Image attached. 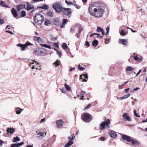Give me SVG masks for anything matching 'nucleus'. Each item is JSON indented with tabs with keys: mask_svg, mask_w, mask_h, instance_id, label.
<instances>
[{
	"mask_svg": "<svg viewBox=\"0 0 147 147\" xmlns=\"http://www.w3.org/2000/svg\"><path fill=\"white\" fill-rule=\"evenodd\" d=\"M51 22L50 20L46 21L44 23V24L46 26H49L51 24Z\"/></svg>",
	"mask_w": 147,
	"mask_h": 147,
	"instance_id": "37",
	"label": "nucleus"
},
{
	"mask_svg": "<svg viewBox=\"0 0 147 147\" xmlns=\"http://www.w3.org/2000/svg\"><path fill=\"white\" fill-rule=\"evenodd\" d=\"M21 16L22 17H24L26 15V13L25 11L24 10H22L21 11Z\"/></svg>",
	"mask_w": 147,
	"mask_h": 147,
	"instance_id": "39",
	"label": "nucleus"
},
{
	"mask_svg": "<svg viewBox=\"0 0 147 147\" xmlns=\"http://www.w3.org/2000/svg\"><path fill=\"white\" fill-rule=\"evenodd\" d=\"M40 37H38L36 36H34L33 37V40L34 41H37L38 42H39V43H40V42L39 41V40H40Z\"/></svg>",
	"mask_w": 147,
	"mask_h": 147,
	"instance_id": "34",
	"label": "nucleus"
},
{
	"mask_svg": "<svg viewBox=\"0 0 147 147\" xmlns=\"http://www.w3.org/2000/svg\"><path fill=\"white\" fill-rule=\"evenodd\" d=\"M100 139L102 141H104L105 140V138L103 137H101L100 138Z\"/></svg>",
	"mask_w": 147,
	"mask_h": 147,
	"instance_id": "62",
	"label": "nucleus"
},
{
	"mask_svg": "<svg viewBox=\"0 0 147 147\" xmlns=\"http://www.w3.org/2000/svg\"><path fill=\"white\" fill-rule=\"evenodd\" d=\"M62 46L64 49H66L67 48V46L66 43L63 42L62 44Z\"/></svg>",
	"mask_w": 147,
	"mask_h": 147,
	"instance_id": "38",
	"label": "nucleus"
},
{
	"mask_svg": "<svg viewBox=\"0 0 147 147\" xmlns=\"http://www.w3.org/2000/svg\"><path fill=\"white\" fill-rule=\"evenodd\" d=\"M73 5H74L78 9H79L80 8L81 6H80L76 4H74Z\"/></svg>",
	"mask_w": 147,
	"mask_h": 147,
	"instance_id": "57",
	"label": "nucleus"
},
{
	"mask_svg": "<svg viewBox=\"0 0 147 147\" xmlns=\"http://www.w3.org/2000/svg\"><path fill=\"white\" fill-rule=\"evenodd\" d=\"M122 138L128 142H131L133 144H139V142L136 140L132 139L131 137L125 134L121 135Z\"/></svg>",
	"mask_w": 147,
	"mask_h": 147,
	"instance_id": "2",
	"label": "nucleus"
},
{
	"mask_svg": "<svg viewBox=\"0 0 147 147\" xmlns=\"http://www.w3.org/2000/svg\"><path fill=\"white\" fill-rule=\"evenodd\" d=\"M4 22L5 21L3 19L0 18V25L3 24Z\"/></svg>",
	"mask_w": 147,
	"mask_h": 147,
	"instance_id": "53",
	"label": "nucleus"
},
{
	"mask_svg": "<svg viewBox=\"0 0 147 147\" xmlns=\"http://www.w3.org/2000/svg\"><path fill=\"white\" fill-rule=\"evenodd\" d=\"M57 54L59 56L60 58L61 57V54L60 52L59 51H57Z\"/></svg>",
	"mask_w": 147,
	"mask_h": 147,
	"instance_id": "64",
	"label": "nucleus"
},
{
	"mask_svg": "<svg viewBox=\"0 0 147 147\" xmlns=\"http://www.w3.org/2000/svg\"><path fill=\"white\" fill-rule=\"evenodd\" d=\"M66 90L67 91H71V89L69 85L67 84L66 83H65L64 84Z\"/></svg>",
	"mask_w": 147,
	"mask_h": 147,
	"instance_id": "28",
	"label": "nucleus"
},
{
	"mask_svg": "<svg viewBox=\"0 0 147 147\" xmlns=\"http://www.w3.org/2000/svg\"><path fill=\"white\" fill-rule=\"evenodd\" d=\"M130 95V94L128 93L127 94L125 95L124 96H123V98L124 99H125L126 98H128V97H129Z\"/></svg>",
	"mask_w": 147,
	"mask_h": 147,
	"instance_id": "43",
	"label": "nucleus"
},
{
	"mask_svg": "<svg viewBox=\"0 0 147 147\" xmlns=\"http://www.w3.org/2000/svg\"><path fill=\"white\" fill-rule=\"evenodd\" d=\"M40 45L41 46H42V47H44L46 48H48L50 49H51V46L49 45H48L46 44H40Z\"/></svg>",
	"mask_w": 147,
	"mask_h": 147,
	"instance_id": "24",
	"label": "nucleus"
},
{
	"mask_svg": "<svg viewBox=\"0 0 147 147\" xmlns=\"http://www.w3.org/2000/svg\"><path fill=\"white\" fill-rule=\"evenodd\" d=\"M37 8L39 9H43L45 10L48 9L49 7V6L47 5V4H45L43 5L42 6H37Z\"/></svg>",
	"mask_w": 147,
	"mask_h": 147,
	"instance_id": "18",
	"label": "nucleus"
},
{
	"mask_svg": "<svg viewBox=\"0 0 147 147\" xmlns=\"http://www.w3.org/2000/svg\"><path fill=\"white\" fill-rule=\"evenodd\" d=\"M53 45L55 47H57V48H59V46L58 45V42H57L56 43H54Z\"/></svg>",
	"mask_w": 147,
	"mask_h": 147,
	"instance_id": "51",
	"label": "nucleus"
},
{
	"mask_svg": "<svg viewBox=\"0 0 147 147\" xmlns=\"http://www.w3.org/2000/svg\"><path fill=\"white\" fill-rule=\"evenodd\" d=\"M123 119L125 121H131V119L130 117L127 115V114L126 113H124L123 114Z\"/></svg>",
	"mask_w": 147,
	"mask_h": 147,
	"instance_id": "10",
	"label": "nucleus"
},
{
	"mask_svg": "<svg viewBox=\"0 0 147 147\" xmlns=\"http://www.w3.org/2000/svg\"><path fill=\"white\" fill-rule=\"evenodd\" d=\"M118 42L119 44H121L123 45L126 46L127 43V41L125 39H119Z\"/></svg>",
	"mask_w": 147,
	"mask_h": 147,
	"instance_id": "16",
	"label": "nucleus"
},
{
	"mask_svg": "<svg viewBox=\"0 0 147 147\" xmlns=\"http://www.w3.org/2000/svg\"><path fill=\"white\" fill-rule=\"evenodd\" d=\"M52 7L56 12L59 13L62 12L63 14L66 16L70 15L72 13L71 8L63 7L58 2L54 3L52 5Z\"/></svg>",
	"mask_w": 147,
	"mask_h": 147,
	"instance_id": "1",
	"label": "nucleus"
},
{
	"mask_svg": "<svg viewBox=\"0 0 147 147\" xmlns=\"http://www.w3.org/2000/svg\"><path fill=\"white\" fill-rule=\"evenodd\" d=\"M60 61L58 60H57L53 64L55 67H57L60 64Z\"/></svg>",
	"mask_w": 147,
	"mask_h": 147,
	"instance_id": "22",
	"label": "nucleus"
},
{
	"mask_svg": "<svg viewBox=\"0 0 147 147\" xmlns=\"http://www.w3.org/2000/svg\"><path fill=\"white\" fill-rule=\"evenodd\" d=\"M16 113L18 115L21 113L22 111V109L20 107H18L16 108Z\"/></svg>",
	"mask_w": 147,
	"mask_h": 147,
	"instance_id": "26",
	"label": "nucleus"
},
{
	"mask_svg": "<svg viewBox=\"0 0 147 147\" xmlns=\"http://www.w3.org/2000/svg\"><path fill=\"white\" fill-rule=\"evenodd\" d=\"M94 13L93 16L94 17L97 18H100L102 17L103 13L105 12V11L102 9L99 8V7L97 9L94 8L93 9Z\"/></svg>",
	"mask_w": 147,
	"mask_h": 147,
	"instance_id": "3",
	"label": "nucleus"
},
{
	"mask_svg": "<svg viewBox=\"0 0 147 147\" xmlns=\"http://www.w3.org/2000/svg\"><path fill=\"white\" fill-rule=\"evenodd\" d=\"M26 3L27 5V6L26 8H25V9L27 11H30L34 8V6L32 5L31 4H30V3L26 2Z\"/></svg>",
	"mask_w": 147,
	"mask_h": 147,
	"instance_id": "11",
	"label": "nucleus"
},
{
	"mask_svg": "<svg viewBox=\"0 0 147 147\" xmlns=\"http://www.w3.org/2000/svg\"><path fill=\"white\" fill-rule=\"evenodd\" d=\"M110 123V119H108L105 120L100 124V130L104 129L106 127L108 128H110L109 124Z\"/></svg>",
	"mask_w": 147,
	"mask_h": 147,
	"instance_id": "6",
	"label": "nucleus"
},
{
	"mask_svg": "<svg viewBox=\"0 0 147 147\" xmlns=\"http://www.w3.org/2000/svg\"><path fill=\"white\" fill-rule=\"evenodd\" d=\"M91 105L90 104L89 105H88L86 107H85L84 109V110H86L90 108L91 107Z\"/></svg>",
	"mask_w": 147,
	"mask_h": 147,
	"instance_id": "46",
	"label": "nucleus"
},
{
	"mask_svg": "<svg viewBox=\"0 0 147 147\" xmlns=\"http://www.w3.org/2000/svg\"><path fill=\"white\" fill-rule=\"evenodd\" d=\"M47 15L50 17H52L53 16V13L52 11L49 10L46 13Z\"/></svg>",
	"mask_w": 147,
	"mask_h": 147,
	"instance_id": "23",
	"label": "nucleus"
},
{
	"mask_svg": "<svg viewBox=\"0 0 147 147\" xmlns=\"http://www.w3.org/2000/svg\"><path fill=\"white\" fill-rule=\"evenodd\" d=\"M49 36H50L51 37V40H52L55 41V40H57V36L56 37H54L52 36V35H50Z\"/></svg>",
	"mask_w": 147,
	"mask_h": 147,
	"instance_id": "44",
	"label": "nucleus"
},
{
	"mask_svg": "<svg viewBox=\"0 0 147 147\" xmlns=\"http://www.w3.org/2000/svg\"><path fill=\"white\" fill-rule=\"evenodd\" d=\"M133 57L134 59L136 61H140L142 59H139L137 55H134V56H133Z\"/></svg>",
	"mask_w": 147,
	"mask_h": 147,
	"instance_id": "32",
	"label": "nucleus"
},
{
	"mask_svg": "<svg viewBox=\"0 0 147 147\" xmlns=\"http://www.w3.org/2000/svg\"><path fill=\"white\" fill-rule=\"evenodd\" d=\"M5 32H7L9 33L10 34L12 35L13 34H14L13 33V32L11 31H10L9 30H6L5 31Z\"/></svg>",
	"mask_w": 147,
	"mask_h": 147,
	"instance_id": "60",
	"label": "nucleus"
},
{
	"mask_svg": "<svg viewBox=\"0 0 147 147\" xmlns=\"http://www.w3.org/2000/svg\"><path fill=\"white\" fill-rule=\"evenodd\" d=\"M10 147H18L16 143L12 144Z\"/></svg>",
	"mask_w": 147,
	"mask_h": 147,
	"instance_id": "58",
	"label": "nucleus"
},
{
	"mask_svg": "<svg viewBox=\"0 0 147 147\" xmlns=\"http://www.w3.org/2000/svg\"><path fill=\"white\" fill-rule=\"evenodd\" d=\"M82 75L86 79H88V76L87 74H83Z\"/></svg>",
	"mask_w": 147,
	"mask_h": 147,
	"instance_id": "56",
	"label": "nucleus"
},
{
	"mask_svg": "<svg viewBox=\"0 0 147 147\" xmlns=\"http://www.w3.org/2000/svg\"><path fill=\"white\" fill-rule=\"evenodd\" d=\"M20 47L21 48V49L22 51H24L25 48H26L25 45L23 44H22V45Z\"/></svg>",
	"mask_w": 147,
	"mask_h": 147,
	"instance_id": "50",
	"label": "nucleus"
},
{
	"mask_svg": "<svg viewBox=\"0 0 147 147\" xmlns=\"http://www.w3.org/2000/svg\"><path fill=\"white\" fill-rule=\"evenodd\" d=\"M97 29L96 30V31L97 32H100L103 35H104L105 34L104 30L102 28L99 26H97Z\"/></svg>",
	"mask_w": 147,
	"mask_h": 147,
	"instance_id": "17",
	"label": "nucleus"
},
{
	"mask_svg": "<svg viewBox=\"0 0 147 147\" xmlns=\"http://www.w3.org/2000/svg\"><path fill=\"white\" fill-rule=\"evenodd\" d=\"M26 5L24 4H20L17 5L16 7V9H17L18 12L23 9V8L25 9Z\"/></svg>",
	"mask_w": 147,
	"mask_h": 147,
	"instance_id": "8",
	"label": "nucleus"
},
{
	"mask_svg": "<svg viewBox=\"0 0 147 147\" xmlns=\"http://www.w3.org/2000/svg\"><path fill=\"white\" fill-rule=\"evenodd\" d=\"M108 134L111 137L114 138L117 136V134L112 130H110V131L109 133Z\"/></svg>",
	"mask_w": 147,
	"mask_h": 147,
	"instance_id": "14",
	"label": "nucleus"
},
{
	"mask_svg": "<svg viewBox=\"0 0 147 147\" xmlns=\"http://www.w3.org/2000/svg\"><path fill=\"white\" fill-rule=\"evenodd\" d=\"M96 3L97 4L98 3H96V2L93 3L91 5H90V6L91 7H94L95 6H96Z\"/></svg>",
	"mask_w": 147,
	"mask_h": 147,
	"instance_id": "55",
	"label": "nucleus"
},
{
	"mask_svg": "<svg viewBox=\"0 0 147 147\" xmlns=\"http://www.w3.org/2000/svg\"><path fill=\"white\" fill-rule=\"evenodd\" d=\"M142 70V69H140L138 72L137 73L136 75V76H138L141 73V72Z\"/></svg>",
	"mask_w": 147,
	"mask_h": 147,
	"instance_id": "63",
	"label": "nucleus"
},
{
	"mask_svg": "<svg viewBox=\"0 0 147 147\" xmlns=\"http://www.w3.org/2000/svg\"><path fill=\"white\" fill-rule=\"evenodd\" d=\"M78 69L80 71H83L84 70L85 68L83 67H82L80 65H79L78 66Z\"/></svg>",
	"mask_w": 147,
	"mask_h": 147,
	"instance_id": "41",
	"label": "nucleus"
},
{
	"mask_svg": "<svg viewBox=\"0 0 147 147\" xmlns=\"http://www.w3.org/2000/svg\"><path fill=\"white\" fill-rule=\"evenodd\" d=\"M0 5L4 7H6L8 8H10L8 5L6 4V2L3 1H2L0 2Z\"/></svg>",
	"mask_w": 147,
	"mask_h": 147,
	"instance_id": "19",
	"label": "nucleus"
},
{
	"mask_svg": "<svg viewBox=\"0 0 147 147\" xmlns=\"http://www.w3.org/2000/svg\"><path fill=\"white\" fill-rule=\"evenodd\" d=\"M73 143L74 142L72 141L71 140H69L65 144L64 147H69L71 146Z\"/></svg>",
	"mask_w": 147,
	"mask_h": 147,
	"instance_id": "20",
	"label": "nucleus"
},
{
	"mask_svg": "<svg viewBox=\"0 0 147 147\" xmlns=\"http://www.w3.org/2000/svg\"><path fill=\"white\" fill-rule=\"evenodd\" d=\"M16 129L13 127H8L6 129V131L7 133L13 134L15 131Z\"/></svg>",
	"mask_w": 147,
	"mask_h": 147,
	"instance_id": "12",
	"label": "nucleus"
},
{
	"mask_svg": "<svg viewBox=\"0 0 147 147\" xmlns=\"http://www.w3.org/2000/svg\"><path fill=\"white\" fill-rule=\"evenodd\" d=\"M13 139L12 141V142H16L20 140V138L18 136L13 137Z\"/></svg>",
	"mask_w": 147,
	"mask_h": 147,
	"instance_id": "25",
	"label": "nucleus"
},
{
	"mask_svg": "<svg viewBox=\"0 0 147 147\" xmlns=\"http://www.w3.org/2000/svg\"><path fill=\"white\" fill-rule=\"evenodd\" d=\"M65 2L67 5H74V4L73 3H72L70 1L69 2L66 0H65Z\"/></svg>",
	"mask_w": 147,
	"mask_h": 147,
	"instance_id": "48",
	"label": "nucleus"
},
{
	"mask_svg": "<svg viewBox=\"0 0 147 147\" xmlns=\"http://www.w3.org/2000/svg\"><path fill=\"white\" fill-rule=\"evenodd\" d=\"M134 115L138 118H139L140 117V116L139 115H138L136 111L135 110H134Z\"/></svg>",
	"mask_w": 147,
	"mask_h": 147,
	"instance_id": "49",
	"label": "nucleus"
},
{
	"mask_svg": "<svg viewBox=\"0 0 147 147\" xmlns=\"http://www.w3.org/2000/svg\"><path fill=\"white\" fill-rule=\"evenodd\" d=\"M78 27L79 29L78 34H79L82 32V31L83 30V29L82 27V26L80 25H78Z\"/></svg>",
	"mask_w": 147,
	"mask_h": 147,
	"instance_id": "29",
	"label": "nucleus"
},
{
	"mask_svg": "<svg viewBox=\"0 0 147 147\" xmlns=\"http://www.w3.org/2000/svg\"><path fill=\"white\" fill-rule=\"evenodd\" d=\"M60 89L62 93L65 94L66 92V91L64 89V88H62L61 89Z\"/></svg>",
	"mask_w": 147,
	"mask_h": 147,
	"instance_id": "59",
	"label": "nucleus"
},
{
	"mask_svg": "<svg viewBox=\"0 0 147 147\" xmlns=\"http://www.w3.org/2000/svg\"><path fill=\"white\" fill-rule=\"evenodd\" d=\"M44 20V18H42L41 20H37L36 21L37 23H38L39 22H40L37 24V25L38 26L41 25L43 21Z\"/></svg>",
	"mask_w": 147,
	"mask_h": 147,
	"instance_id": "33",
	"label": "nucleus"
},
{
	"mask_svg": "<svg viewBox=\"0 0 147 147\" xmlns=\"http://www.w3.org/2000/svg\"><path fill=\"white\" fill-rule=\"evenodd\" d=\"M120 33V35L121 36H125L126 34V32L124 31L123 29L121 30Z\"/></svg>",
	"mask_w": 147,
	"mask_h": 147,
	"instance_id": "35",
	"label": "nucleus"
},
{
	"mask_svg": "<svg viewBox=\"0 0 147 147\" xmlns=\"http://www.w3.org/2000/svg\"><path fill=\"white\" fill-rule=\"evenodd\" d=\"M44 133L43 132H39L37 134V135H39L40 136H42V137H44Z\"/></svg>",
	"mask_w": 147,
	"mask_h": 147,
	"instance_id": "54",
	"label": "nucleus"
},
{
	"mask_svg": "<svg viewBox=\"0 0 147 147\" xmlns=\"http://www.w3.org/2000/svg\"><path fill=\"white\" fill-rule=\"evenodd\" d=\"M17 10L14 8H13L11 10V13L13 16L17 19H18V18H17L18 16V14L17 13Z\"/></svg>",
	"mask_w": 147,
	"mask_h": 147,
	"instance_id": "9",
	"label": "nucleus"
},
{
	"mask_svg": "<svg viewBox=\"0 0 147 147\" xmlns=\"http://www.w3.org/2000/svg\"><path fill=\"white\" fill-rule=\"evenodd\" d=\"M47 52L43 48H37L33 51V53L39 55L44 56L46 55Z\"/></svg>",
	"mask_w": 147,
	"mask_h": 147,
	"instance_id": "4",
	"label": "nucleus"
},
{
	"mask_svg": "<svg viewBox=\"0 0 147 147\" xmlns=\"http://www.w3.org/2000/svg\"><path fill=\"white\" fill-rule=\"evenodd\" d=\"M98 44V41L96 39H94L92 42V45L94 47H96Z\"/></svg>",
	"mask_w": 147,
	"mask_h": 147,
	"instance_id": "21",
	"label": "nucleus"
},
{
	"mask_svg": "<svg viewBox=\"0 0 147 147\" xmlns=\"http://www.w3.org/2000/svg\"><path fill=\"white\" fill-rule=\"evenodd\" d=\"M84 45L85 46H86L87 47H88L90 45V43L87 41H86L85 42Z\"/></svg>",
	"mask_w": 147,
	"mask_h": 147,
	"instance_id": "47",
	"label": "nucleus"
},
{
	"mask_svg": "<svg viewBox=\"0 0 147 147\" xmlns=\"http://www.w3.org/2000/svg\"><path fill=\"white\" fill-rule=\"evenodd\" d=\"M106 29L107 30V32L105 34V35H107L109 33V28L108 27H107L106 28Z\"/></svg>",
	"mask_w": 147,
	"mask_h": 147,
	"instance_id": "52",
	"label": "nucleus"
},
{
	"mask_svg": "<svg viewBox=\"0 0 147 147\" xmlns=\"http://www.w3.org/2000/svg\"><path fill=\"white\" fill-rule=\"evenodd\" d=\"M92 7H91L90 6H90H89V8L88 10H89V13H90V14L91 16H93V15L94 14V10H93V11H92Z\"/></svg>",
	"mask_w": 147,
	"mask_h": 147,
	"instance_id": "27",
	"label": "nucleus"
},
{
	"mask_svg": "<svg viewBox=\"0 0 147 147\" xmlns=\"http://www.w3.org/2000/svg\"><path fill=\"white\" fill-rule=\"evenodd\" d=\"M78 27L79 29L78 34H79L82 32V31L83 30V29L82 27V26L80 25H78Z\"/></svg>",
	"mask_w": 147,
	"mask_h": 147,
	"instance_id": "30",
	"label": "nucleus"
},
{
	"mask_svg": "<svg viewBox=\"0 0 147 147\" xmlns=\"http://www.w3.org/2000/svg\"><path fill=\"white\" fill-rule=\"evenodd\" d=\"M81 117L83 121L87 123L90 121L92 119V115L87 113H83Z\"/></svg>",
	"mask_w": 147,
	"mask_h": 147,
	"instance_id": "5",
	"label": "nucleus"
},
{
	"mask_svg": "<svg viewBox=\"0 0 147 147\" xmlns=\"http://www.w3.org/2000/svg\"><path fill=\"white\" fill-rule=\"evenodd\" d=\"M24 144V142H22L20 143H18L16 144H17V145L18 147H20V146H21L22 145Z\"/></svg>",
	"mask_w": 147,
	"mask_h": 147,
	"instance_id": "45",
	"label": "nucleus"
},
{
	"mask_svg": "<svg viewBox=\"0 0 147 147\" xmlns=\"http://www.w3.org/2000/svg\"><path fill=\"white\" fill-rule=\"evenodd\" d=\"M52 23L53 24L57 26L61 25V21L59 17L54 18L52 20Z\"/></svg>",
	"mask_w": 147,
	"mask_h": 147,
	"instance_id": "7",
	"label": "nucleus"
},
{
	"mask_svg": "<svg viewBox=\"0 0 147 147\" xmlns=\"http://www.w3.org/2000/svg\"><path fill=\"white\" fill-rule=\"evenodd\" d=\"M4 142L2 140H0V147L2 146L3 144H4Z\"/></svg>",
	"mask_w": 147,
	"mask_h": 147,
	"instance_id": "61",
	"label": "nucleus"
},
{
	"mask_svg": "<svg viewBox=\"0 0 147 147\" xmlns=\"http://www.w3.org/2000/svg\"><path fill=\"white\" fill-rule=\"evenodd\" d=\"M24 45L26 47H27L28 46H29V45H33V44L30 43V42L28 41H27L25 43Z\"/></svg>",
	"mask_w": 147,
	"mask_h": 147,
	"instance_id": "42",
	"label": "nucleus"
},
{
	"mask_svg": "<svg viewBox=\"0 0 147 147\" xmlns=\"http://www.w3.org/2000/svg\"><path fill=\"white\" fill-rule=\"evenodd\" d=\"M134 69V68L131 67L129 66L127 67L126 70L127 71H131Z\"/></svg>",
	"mask_w": 147,
	"mask_h": 147,
	"instance_id": "36",
	"label": "nucleus"
},
{
	"mask_svg": "<svg viewBox=\"0 0 147 147\" xmlns=\"http://www.w3.org/2000/svg\"><path fill=\"white\" fill-rule=\"evenodd\" d=\"M68 22V20L67 19L63 18L62 20V24L60 26L61 28H64L65 27V25Z\"/></svg>",
	"mask_w": 147,
	"mask_h": 147,
	"instance_id": "15",
	"label": "nucleus"
},
{
	"mask_svg": "<svg viewBox=\"0 0 147 147\" xmlns=\"http://www.w3.org/2000/svg\"><path fill=\"white\" fill-rule=\"evenodd\" d=\"M78 27L79 29L78 34H79L82 32V31L83 30V29L82 27V26L80 25H78Z\"/></svg>",
	"mask_w": 147,
	"mask_h": 147,
	"instance_id": "31",
	"label": "nucleus"
},
{
	"mask_svg": "<svg viewBox=\"0 0 147 147\" xmlns=\"http://www.w3.org/2000/svg\"><path fill=\"white\" fill-rule=\"evenodd\" d=\"M57 125L60 128H62L63 125V122L62 120H58L56 121Z\"/></svg>",
	"mask_w": 147,
	"mask_h": 147,
	"instance_id": "13",
	"label": "nucleus"
},
{
	"mask_svg": "<svg viewBox=\"0 0 147 147\" xmlns=\"http://www.w3.org/2000/svg\"><path fill=\"white\" fill-rule=\"evenodd\" d=\"M75 137V136H74V134H73L71 136H68L67 138V139H69V140H71V141H72V140H74V138Z\"/></svg>",
	"mask_w": 147,
	"mask_h": 147,
	"instance_id": "40",
	"label": "nucleus"
}]
</instances>
